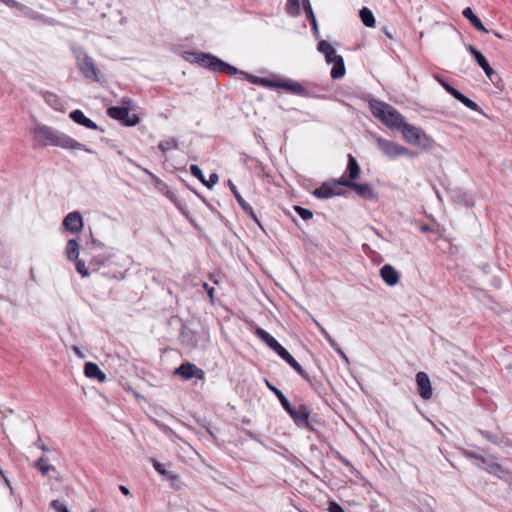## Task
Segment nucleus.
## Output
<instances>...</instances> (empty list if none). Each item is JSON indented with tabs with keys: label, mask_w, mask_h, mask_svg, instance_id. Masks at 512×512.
<instances>
[{
	"label": "nucleus",
	"mask_w": 512,
	"mask_h": 512,
	"mask_svg": "<svg viewBox=\"0 0 512 512\" xmlns=\"http://www.w3.org/2000/svg\"><path fill=\"white\" fill-rule=\"evenodd\" d=\"M182 57L185 61L191 64H197L200 67L215 73H226L229 75L240 74L245 76L251 83L258 84L269 89H282L292 95L314 97V93L311 89L293 79L277 76L273 78L257 77L238 70L236 67L210 53L185 51Z\"/></svg>",
	"instance_id": "f257e3e1"
},
{
	"label": "nucleus",
	"mask_w": 512,
	"mask_h": 512,
	"mask_svg": "<svg viewBox=\"0 0 512 512\" xmlns=\"http://www.w3.org/2000/svg\"><path fill=\"white\" fill-rule=\"evenodd\" d=\"M34 135H36L38 141L43 146L60 147L66 150L79 149L88 153L92 152L86 145L76 141L67 134L45 125L34 128Z\"/></svg>",
	"instance_id": "f03ea898"
},
{
	"label": "nucleus",
	"mask_w": 512,
	"mask_h": 512,
	"mask_svg": "<svg viewBox=\"0 0 512 512\" xmlns=\"http://www.w3.org/2000/svg\"><path fill=\"white\" fill-rule=\"evenodd\" d=\"M368 104L372 115L390 129L401 131L407 123L396 108L384 101L371 99Z\"/></svg>",
	"instance_id": "7ed1b4c3"
},
{
	"label": "nucleus",
	"mask_w": 512,
	"mask_h": 512,
	"mask_svg": "<svg viewBox=\"0 0 512 512\" xmlns=\"http://www.w3.org/2000/svg\"><path fill=\"white\" fill-rule=\"evenodd\" d=\"M285 411L297 427L305 428L311 432L317 430L315 425L318 424L319 421L316 417H311V411L307 405L301 404L296 408L290 404Z\"/></svg>",
	"instance_id": "20e7f679"
},
{
	"label": "nucleus",
	"mask_w": 512,
	"mask_h": 512,
	"mask_svg": "<svg viewBox=\"0 0 512 512\" xmlns=\"http://www.w3.org/2000/svg\"><path fill=\"white\" fill-rule=\"evenodd\" d=\"M73 54L77 61V66L83 76L91 81H99L98 70L96 68L95 62L90 57L83 47L81 46H72Z\"/></svg>",
	"instance_id": "39448f33"
},
{
	"label": "nucleus",
	"mask_w": 512,
	"mask_h": 512,
	"mask_svg": "<svg viewBox=\"0 0 512 512\" xmlns=\"http://www.w3.org/2000/svg\"><path fill=\"white\" fill-rule=\"evenodd\" d=\"M403 138L411 145L422 147L423 149H431L434 141L432 137L427 135L424 130L409 123H406L401 130Z\"/></svg>",
	"instance_id": "423d86ee"
},
{
	"label": "nucleus",
	"mask_w": 512,
	"mask_h": 512,
	"mask_svg": "<svg viewBox=\"0 0 512 512\" xmlns=\"http://www.w3.org/2000/svg\"><path fill=\"white\" fill-rule=\"evenodd\" d=\"M373 138L376 141L378 149L383 153V155L391 160L401 156H414V153L410 149L398 144L397 142L385 139L376 134L373 135Z\"/></svg>",
	"instance_id": "0eeeda50"
},
{
	"label": "nucleus",
	"mask_w": 512,
	"mask_h": 512,
	"mask_svg": "<svg viewBox=\"0 0 512 512\" xmlns=\"http://www.w3.org/2000/svg\"><path fill=\"white\" fill-rule=\"evenodd\" d=\"M336 183L343 185L344 187L350 188L356 192V194L364 200L377 201L378 195L369 183H356L355 181L344 180L339 178Z\"/></svg>",
	"instance_id": "6e6552de"
},
{
	"label": "nucleus",
	"mask_w": 512,
	"mask_h": 512,
	"mask_svg": "<svg viewBox=\"0 0 512 512\" xmlns=\"http://www.w3.org/2000/svg\"><path fill=\"white\" fill-rule=\"evenodd\" d=\"M58 460V455H41L34 461V468H36L42 476H48L51 479H58L59 472L52 462Z\"/></svg>",
	"instance_id": "1a4fd4ad"
},
{
	"label": "nucleus",
	"mask_w": 512,
	"mask_h": 512,
	"mask_svg": "<svg viewBox=\"0 0 512 512\" xmlns=\"http://www.w3.org/2000/svg\"><path fill=\"white\" fill-rule=\"evenodd\" d=\"M107 114L112 119L121 121L126 126H135L139 123L140 118L136 114H130L129 109L121 106H112L108 108Z\"/></svg>",
	"instance_id": "9d476101"
},
{
	"label": "nucleus",
	"mask_w": 512,
	"mask_h": 512,
	"mask_svg": "<svg viewBox=\"0 0 512 512\" xmlns=\"http://www.w3.org/2000/svg\"><path fill=\"white\" fill-rule=\"evenodd\" d=\"M174 375L179 376L181 379L187 381L192 378L204 379L205 373L201 368H198L191 362H183L179 367L174 370Z\"/></svg>",
	"instance_id": "9b49d317"
},
{
	"label": "nucleus",
	"mask_w": 512,
	"mask_h": 512,
	"mask_svg": "<svg viewBox=\"0 0 512 512\" xmlns=\"http://www.w3.org/2000/svg\"><path fill=\"white\" fill-rule=\"evenodd\" d=\"M255 335L261 339L269 348L277 353L279 357H284L287 354V350L266 330L261 327H256L254 331Z\"/></svg>",
	"instance_id": "f8f14e48"
},
{
	"label": "nucleus",
	"mask_w": 512,
	"mask_h": 512,
	"mask_svg": "<svg viewBox=\"0 0 512 512\" xmlns=\"http://www.w3.org/2000/svg\"><path fill=\"white\" fill-rule=\"evenodd\" d=\"M62 225L67 231L76 234L83 229V218L78 211H73L64 217Z\"/></svg>",
	"instance_id": "ddd939ff"
},
{
	"label": "nucleus",
	"mask_w": 512,
	"mask_h": 512,
	"mask_svg": "<svg viewBox=\"0 0 512 512\" xmlns=\"http://www.w3.org/2000/svg\"><path fill=\"white\" fill-rule=\"evenodd\" d=\"M417 391L423 400H429L432 397V386L429 376L425 372L416 374Z\"/></svg>",
	"instance_id": "4468645a"
},
{
	"label": "nucleus",
	"mask_w": 512,
	"mask_h": 512,
	"mask_svg": "<svg viewBox=\"0 0 512 512\" xmlns=\"http://www.w3.org/2000/svg\"><path fill=\"white\" fill-rule=\"evenodd\" d=\"M464 456L469 458V459L479 460L482 463L487 464L488 465L487 471L489 473L504 472V468H503L502 465H500L499 463H496L494 461H489L481 453H477V452L470 451V450H465L464 451Z\"/></svg>",
	"instance_id": "2eb2a0df"
},
{
	"label": "nucleus",
	"mask_w": 512,
	"mask_h": 512,
	"mask_svg": "<svg viewBox=\"0 0 512 512\" xmlns=\"http://www.w3.org/2000/svg\"><path fill=\"white\" fill-rule=\"evenodd\" d=\"M380 276L382 280L388 285V286H395L398 284L400 280V274L398 271L390 264H385L380 269Z\"/></svg>",
	"instance_id": "dca6fc26"
},
{
	"label": "nucleus",
	"mask_w": 512,
	"mask_h": 512,
	"mask_svg": "<svg viewBox=\"0 0 512 512\" xmlns=\"http://www.w3.org/2000/svg\"><path fill=\"white\" fill-rule=\"evenodd\" d=\"M69 118L78 125L84 126L85 128L91 130H99V126L85 116V114L80 109H75L70 112Z\"/></svg>",
	"instance_id": "f3484780"
},
{
	"label": "nucleus",
	"mask_w": 512,
	"mask_h": 512,
	"mask_svg": "<svg viewBox=\"0 0 512 512\" xmlns=\"http://www.w3.org/2000/svg\"><path fill=\"white\" fill-rule=\"evenodd\" d=\"M361 172V168L358 164L357 159L352 155L348 154V162L346 167L345 175L341 178H344V180H350L355 181L359 178Z\"/></svg>",
	"instance_id": "a211bd4d"
},
{
	"label": "nucleus",
	"mask_w": 512,
	"mask_h": 512,
	"mask_svg": "<svg viewBox=\"0 0 512 512\" xmlns=\"http://www.w3.org/2000/svg\"><path fill=\"white\" fill-rule=\"evenodd\" d=\"M84 373L86 377L97 379L100 382H104L106 380V374L99 368L96 363L93 362L85 363Z\"/></svg>",
	"instance_id": "6ab92c4d"
},
{
	"label": "nucleus",
	"mask_w": 512,
	"mask_h": 512,
	"mask_svg": "<svg viewBox=\"0 0 512 512\" xmlns=\"http://www.w3.org/2000/svg\"><path fill=\"white\" fill-rule=\"evenodd\" d=\"M463 16L469 20L470 24L478 31L484 32V33H490V30L486 29L483 25L482 21L479 19L478 16H476L473 12V10L470 7H467L463 10Z\"/></svg>",
	"instance_id": "aec40b11"
},
{
	"label": "nucleus",
	"mask_w": 512,
	"mask_h": 512,
	"mask_svg": "<svg viewBox=\"0 0 512 512\" xmlns=\"http://www.w3.org/2000/svg\"><path fill=\"white\" fill-rule=\"evenodd\" d=\"M44 101L55 111H64V104L61 99L52 92H42Z\"/></svg>",
	"instance_id": "412c9836"
},
{
	"label": "nucleus",
	"mask_w": 512,
	"mask_h": 512,
	"mask_svg": "<svg viewBox=\"0 0 512 512\" xmlns=\"http://www.w3.org/2000/svg\"><path fill=\"white\" fill-rule=\"evenodd\" d=\"M80 242L77 239H69L65 247V255L69 261H76L79 257Z\"/></svg>",
	"instance_id": "4be33fe9"
},
{
	"label": "nucleus",
	"mask_w": 512,
	"mask_h": 512,
	"mask_svg": "<svg viewBox=\"0 0 512 512\" xmlns=\"http://www.w3.org/2000/svg\"><path fill=\"white\" fill-rule=\"evenodd\" d=\"M302 4H303V9L306 14V17L312 26L313 33L316 37H318L319 36L318 24H317V20H316L315 14L313 12L310 0H302Z\"/></svg>",
	"instance_id": "5701e85b"
},
{
	"label": "nucleus",
	"mask_w": 512,
	"mask_h": 512,
	"mask_svg": "<svg viewBox=\"0 0 512 512\" xmlns=\"http://www.w3.org/2000/svg\"><path fill=\"white\" fill-rule=\"evenodd\" d=\"M332 188V181L324 182L320 187L313 191V195L318 199H330L336 194V192L332 191Z\"/></svg>",
	"instance_id": "b1692460"
},
{
	"label": "nucleus",
	"mask_w": 512,
	"mask_h": 512,
	"mask_svg": "<svg viewBox=\"0 0 512 512\" xmlns=\"http://www.w3.org/2000/svg\"><path fill=\"white\" fill-rule=\"evenodd\" d=\"M152 465H153L154 469L160 475H162L166 480L174 482V481L179 479V477H178V475L176 473H174L173 471L167 470L165 468L164 464H162L161 462L153 459L152 460Z\"/></svg>",
	"instance_id": "393cba45"
},
{
	"label": "nucleus",
	"mask_w": 512,
	"mask_h": 512,
	"mask_svg": "<svg viewBox=\"0 0 512 512\" xmlns=\"http://www.w3.org/2000/svg\"><path fill=\"white\" fill-rule=\"evenodd\" d=\"M346 73V68L344 64V59L342 58H336V61L333 63L332 69H331V78L332 79H340L344 77Z\"/></svg>",
	"instance_id": "a878e982"
},
{
	"label": "nucleus",
	"mask_w": 512,
	"mask_h": 512,
	"mask_svg": "<svg viewBox=\"0 0 512 512\" xmlns=\"http://www.w3.org/2000/svg\"><path fill=\"white\" fill-rule=\"evenodd\" d=\"M359 17L362 23L369 28H372L376 24L374 14L368 7H363L359 12Z\"/></svg>",
	"instance_id": "bb28decb"
},
{
	"label": "nucleus",
	"mask_w": 512,
	"mask_h": 512,
	"mask_svg": "<svg viewBox=\"0 0 512 512\" xmlns=\"http://www.w3.org/2000/svg\"><path fill=\"white\" fill-rule=\"evenodd\" d=\"M266 386L268 389L277 397L279 400L281 406L285 410L291 403L287 399V397L282 393L281 390H279L277 387H275L272 383H270L267 379L265 380Z\"/></svg>",
	"instance_id": "cd10ccee"
},
{
	"label": "nucleus",
	"mask_w": 512,
	"mask_h": 512,
	"mask_svg": "<svg viewBox=\"0 0 512 512\" xmlns=\"http://www.w3.org/2000/svg\"><path fill=\"white\" fill-rule=\"evenodd\" d=\"M454 98L461 102L463 105H465L467 108L471 109L472 111L481 112L480 106L476 102L465 96L460 91L456 94Z\"/></svg>",
	"instance_id": "c85d7f7f"
},
{
	"label": "nucleus",
	"mask_w": 512,
	"mask_h": 512,
	"mask_svg": "<svg viewBox=\"0 0 512 512\" xmlns=\"http://www.w3.org/2000/svg\"><path fill=\"white\" fill-rule=\"evenodd\" d=\"M178 140L176 138H168L165 140H162L158 144V148L162 153H166L169 150L177 149L178 148Z\"/></svg>",
	"instance_id": "c756f323"
},
{
	"label": "nucleus",
	"mask_w": 512,
	"mask_h": 512,
	"mask_svg": "<svg viewBox=\"0 0 512 512\" xmlns=\"http://www.w3.org/2000/svg\"><path fill=\"white\" fill-rule=\"evenodd\" d=\"M467 49L473 55L475 61L481 68H483L489 64V62L487 61L485 56L479 50H477L473 45H469L467 47Z\"/></svg>",
	"instance_id": "7c9ffc66"
},
{
	"label": "nucleus",
	"mask_w": 512,
	"mask_h": 512,
	"mask_svg": "<svg viewBox=\"0 0 512 512\" xmlns=\"http://www.w3.org/2000/svg\"><path fill=\"white\" fill-rule=\"evenodd\" d=\"M229 188H230L231 192L233 193L236 201L238 202V204L242 208V210H248L249 211L250 210V204L247 203L244 200V198L241 196V194L237 190V187L231 181H229Z\"/></svg>",
	"instance_id": "2f4dec72"
},
{
	"label": "nucleus",
	"mask_w": 512,
	"mask_h": 512,
	"mask_svg": "<svg viewBox=\"0 0 512 512\" xmlns=\"http://www.w3.org/2000/svg\"><path fill=\"white\" fill-rule=\"evenodd\" d=\"M286 12L293 17L299 16L301 14L299 0H287Z\"/></svg>",
	"instance_id": "473e14b6"
},
{
	"label": "nucleus",
	"mask_w": 512,
	"mask_h": 512,
	"mask_svg": "<svg viewBox=\"0 0 512 512\" xmlns=\"http://www.w3.org/2000/svg\"><path fill=\"white\" fill-rule=\"evenodd\" d=\"M35 446L43 452L42 455H59L58 450L54 446L44 444L41 439L35 443Z\"/></svg>",
	"instance_id": "72a5a7b5"
},
{
	"label": "nucleus",
	"mask_w": 512,
	"mask_h": 512,
	"mask_svg": "<svg viewBox=\"0 0 512 512\" xmlns=\"http://www.w3.org/2000/svg\"><path fill=\"white\" fill-rule=\"evenodd\" d=\"M485 72L486 76L489 78V80L498 87L497 83L500 81V77L498 74L493 70V68L488 64L487 66L482 68Z\"/></svg>",
	"instance_id": "f704fd0d"
},
{
	"label": "nucleus",
	"mask_w": 512,
	"mask_h": 512,
	"mask_svg": "<svg viewBox=\"0 0 512 512\" xmlns=\"http://www.w3.org/2000/svg\"><path fill=\"white\" fill-rule=\"evenodd\" d=\"M317 49L320 53L324 54V56L326 54H333L334 51V48L326 40H321L317 45Z\"/></svg>",
	"instance_id": "c9c22d12"
},
{
	"label": "nucleus",
	"mask_w": 512,
	"mask_h": 512,
	"mask_svg": "<svg viewBox=\"0 0 512 512\" xmlns=\"http://www.w3.org/2000/svg\"><path fill=\"white\" fill-rule=\"evenodd\" d=\"M294 210L303 220H309L313 217V212L307 208L296 205Z\"/></svg>",
	"instance_id": "e433bc0d"
},
{
	"label": "nucleus",
	"mask_w": 512,
	"mask_h": 512,
	"mask_svg": "<svg viewBox=\"0 0 512 512\" xmlns=\"http://www.w3.org/2000/svg\"><path fill=\"white\" fill-rule=\"evenodd\" d=\"M75 262V268L76 271L82 276V277H88L89 276V270L85 265V262L82 260L77 259Z\"/></svg>",
	"instance_id": "4c0bfd02"
},
{
	"label": "nucleus",
	"mask_w": 512,
	"mask_h": 512,
	"mask_svg": "<svg viewBox=\"0 0 512 512\" xmlns=\"http://www.w3.org/2000/svg\"><path fill=\"white\" fill-rule=\"evenodd\" d=\"M316 325L321 332V334L324 336L326 341L329 343L330 346H336V341L332 338V336L327 332V330L320 325V323L316 322Z\"/></svg>",
	"instance_id": "58836bf2"
},
{
	"label": "nucleus",
	"mask_w": 512,
	"mask_h": 512,
	"mask_svg": "<svg viewBox=\"0 0 512 512\" xmlns=\"http://www.w3.org/2000/svg\"><path fill=\"white\" fill-rule=\"evenodd\" d=\"M190 172L199 181H201L202 183L204 182V179H205L204 174H203L202 170L199 168L198 165H195V164L191 165L190 166Z\"/></svg>",
	"instance_id": "ea45409f"
},
{
	"label": "nucleus",
	"mask_w": 512,
	"mask_h": 512,
	"mask_svg": "<svg viewBox=\"0 0 512 512\" xmlns=\"http://www.w3.org/2000/svg\"><path fill=\"white\" fill-rule=\"evenodd\" d=\"M50 506L56 511V512H69L66 505L61 503L59 500H53L50 504Z\"/></svg>",
	"instance_id": "a19ab883"
},
{
	"label": "nucleus",
	"mask_w": 512,
	"mask_h": 512,
	"mask_svg": "<svg viewBox=\"0 0 512 512\" xmlns=\"http://www.w3.org/2000/svg\"><path fill=\"white\" fill-rule=\"evenodd\" d=\"M218 180H219V176H218V174H217V173H212V174H210V176H209V180L204 179L203 184H204L207 188L211 189V188H212V187H213V186L218 182Z\"/></svg>",
	"instance_id": "79ce46f5"
},
{
	"label": "nucleus",
	"mask_w": 512,
	"mask_h": 512,
	"mask_svg": "<svg viewBox=\"0 0 512 512\" xmlns=\"http://www.w3.org/2000/svg\"><path fill=\"white\" fill-rule=\"evenodd\" d=\"M439 83L453 97H455L456 94L459 92V90L455 89L453 86H451L448 82L444 80H439Z\"/></svg>",
	"instance_id": "37998d69"
},
{
	"label": "nucleus",
	"mask_w": 512,
	"mask_h": 512,
	"mask_svg": "<svg viewBox=\"0 0 512 512\" xmlns=\"http://www.w3.org/2000/svg\"><path fill=\"white\" fill-rule=\"evenodd\" d=\"M328 511L329 512H346L342 506L336 501H330L328 503Z\"/></svg>",
	"instance_id": "c03bdc74"
},
{
	"label": "nucleus",
	"mask_w": 512,
	"mask_h": 512,
	"mask_svg": "<svg viewBox=\"0 0 512 512\" xmlns=\"http://www.w3.org/2000/svg\"><path fill=\"white\" fill-rule=\"evenodd\" d=\"M334 456L337 460H339L346 467H352V463L345 456H343L340 452L335 451Z\"/></svg>",
	"instance_id": "a18cd8bd"
},
{
	"label": "nucleus",
	"mask_w": 512,
	"mask_h": 512,
	"mask_svg": "<svg viewBox=\"0 0 512 512\" xmlns=\"http://www.w3.org/2000/svg\"><path fill=\"white\" fill-rule=\"evenodd\" d=\"M337 180L338 179L332 180V185H333L332 191L336 192L335 196H343V195H345V191L340 188V186H342L341 184L336 183Z\"/></svg>",
	"instance_id": "49530a36"
},
{
	"label": "nucleus",
	"mask_w": 512,
	"mask_h": 512,
	"mask_svg": "<svg viewBox=\"0 0 512 512\" xmlns=\"http://www.w3.org/2000/svg\"><path fill=\"white\" fill-rule=\"evenodd\" d=\"M243 211H244V212H245V214H247V215H248V216H249V217H250V218H251V219H252V220H253V221H254V222L259 226V227H261V228H262L261 223H260V221H259V219H258L257 215L255 214V212H254V210H253V208H252V206H251V205H250V210H249V211H248V210H243Z\"/></svg>",
	"instance_id": "de8ad7c7"
},
{
	"label": "nucleus",
	"mask_w": 512,
	"mask_h": 512,
	"mask_svg": "<svg viewBox=\"0 0 512 512\" xmlns=\"http://www.w3.org/2000/svg\"><path fill=\"white\" fill-rule=\"evenodd\" d=\"M243 211H244V212H245V214H247V215H248V216H249V217H250V218H251V219H252V220H253V221H254V222L259 226V227H261V228H262L261 223H260V221H259V219H258L257 215L255 214V212H254V210H253V208H252V206H251V205H250V210H249V211H248V210H243Z\"/></svg>",
	"instance_id": "09e8293b"
},
{
	"label": "nucleus",
	"mask_w": 512,
	"mask_h": 512,
	"mask_svg": "<svg viewBox=\"0 0 512 512\" xmlns=\"http://www.w3.org/2000/svg\"><path fill=\"white\" fill-rule=\"evenodd\" d=\"M282 359L284 361H286L293 369L299 365V363L291 356V354L289 352H287V354H285L284 357H282Z\"/></svg>",
	"instance_id": "8fccbe9b"
},
{
	"label": "nucleus",
	"mask_w": 512,
	"mask_h": 512,
	"mask_svg": "<svg viewBox=\"0 0 512 512\" xmlns=\"http://www.w3.org/2000/svg\"><path fill=\"white\" fill-rule=\"evenodd\" d=\"M294 370L307 382H311L309 375L305 372V370L302 368V366L299 364L297 365Z\"/></svg>",
	"instance_id": "3c124183"
},
{
	"label": "nucleus",
	"mask_w": 512,
	"mask_h": 512,
	"mask_svg": "<svg viewBox=\"0 0 512 512\" xmlns=\"http://www.w3.org/2000/svg\"><path fill=\"white\" fill-rule=\"evenodd\" d=\"M203 288L206 290V292L209 296L210 302L213 304L214 303V287L209 286L207 283H203Z\"/></svg>",
	"instance_id": "603ef678"
},
{
	"label": "nucleus",
	"mask_w": 512,
	"mask_h": 512,
	"mask_svg": "<svg viewBox=\"0 0 512 512\" xmlns=\"http://www.w3.org/2000/svg\"><path fill=\"white\" fill-rule=\"evenodd\" d=\"M336 58H342V56L338 55L335 50L333 51V54L325 55V60L328 64H333L336 61Z\"/></svg>",
	"instance_id": "864d4df0"
},
{
	"label": "nucleus",
	"mask_w": 512,
	"mask_h": 512,
	"mask_svg": "<svg viewBox=\"0 0 512 512\" xmlns=\"http://www.w3.org/2000/svg\"><path fill=\"white\" fill-rule=\"evenodd\" d=\"M334 351L346 362H349L347 355L344 353V351L340 348L338 343L336 342V346H331Z\"/></svg>",
	"instance_id": "5fc2aeb1"
},
{
	"label": "nucleus",
	"mask_w": 512,
	"mask_h": 512,
	"mask_svg": "<svg viewBox=\"0 0 512 512\" xmlns=\"http://www.w3.org/2000/svg\"><path fill=\"white\" fill-rule=\"evenodd\" d=\"M89 235L91 238L92 245L97 246L99 248H104V244L101 241H99L98 239L94 238L91 228H89Z\"/></svg>",
	"instance_id": "6e6d98bb"
},
{
	"label": "nucleus",
	"mask_w": 512,
	"mask_h": 512,
	"mask_svg": "<svg viewBox=\"0 0 512 512\" xmlns=\"http://www.w3.org/2000/svg\"><path fill=\"white\" fill-rule=\"evenodd\" d=\"M483 436L485 438H487L490 442L494 443V444H498V436L493 434V433H490V432H484L483 433Z\"/></svg>",
	"instance_id": "4d7b16f0"
},
{
	"label": "nucleus",
	"mask_w": 512,
	"mask_h": 512,
	"mask_svg": "<svg viewBox=\"0 0 512 512\" xmlns=\"http://www.w3.org/2000/svg\"><path fill=\"white\" fill-rule=\"evenodd\" d=\"M0 480H2L11 489L10 481L5 476V474H4V472H3V470L1 468H0Z\"/></svg>",
	"instance_id": "13d9d810"
},
{
	"label": "nucleus",
	"mask_w": 512,
	"mask_h": 512,
	"mask_svg": "<svg viewBox=\"0 0 512 512\" xmlns=\"http://www.w3.org/2000/svg\"><path fill=\"white\" fill-rule=\"evenodd\" d=\"M381 31H382V33H383L387 38H389V39H393V34H392L391 30H390L388 27H386V26H385V27H383V28L381 29Z\"/></svg>",
	"instance_id": "bf43d9fd"
},
{
	"label": "nucleus",
	"mask_w": 512,
	"mask_h": 512,
	"mask_svg": "<svg viewBox=\"0 0 512 512\" xmlns=\"http://www.w3.org/2000/svg\"><path fill=\"white\" fill-rule=\"evenodd\" d=\"M105 262V259H100V258H97V257H94L91 261H90V264H94L95 266H99V265H102L104 264Z\"/></svg>",
	"instance_id": "052dcab7"
},
{
	"label": "nucleus",
	"mask_w": 512,
	"mask_h": 512,
	"mask_svg": "<svg viewBox=\"0 0 512 512\" xmlns=\"http://www.w3.org/2000/svg\"><path fill=\"white\" fill-rule=\"evenodd\" d=\"M0 2L6 4L8 7H15L17 5L15 0H0Z\"/></svg>",
	"instance_id": "680f3d73"
},
{
	"label": "nucleus",
	"mask_w": 512,
	"mask_h": 512,
	"mask_svg": "<svg viewBox=\"0 0 512 512\" xmlns=\"http://www.w3.org/2000/svg\"><path fill=\"white\" fill-rule=\"evenodd\" d=\"M119 490L126 496L130 495V490L124 485H120Z\"/></svg>",
	"instance_id": "e2e57ef3"
},
{
	"label": "nucleus",
	"mask_w": 512,
	"mask_h": 512,
	"mask_svg": "<svg viewBox=\"0 0 512 512\" xmlns=\"http://www.w3.org/2000/svg\"><path fill=\"white\" fill-rule=\"evenodd\" d=\"M166 196H167V198H168V199H170L172 202L176 203L177 198H176V196H175V194H174L173 192L168 191V192L166 193Z\"/></svg>",
	"instance_id": "0e129e2a"
},
{
	"label": "nucleus",
	"mask_w": 512,
	"mask_h": 512,
	"mask_svg": "<svg viewBox=\"0 0 512 512\" xmlns=\"http://www.w3.org/2000/svg\"><path fill=\"white\" fill-rule=\"evenodd\" d=\"M490 32H492L496 37H498V38H500V39H502V38H503V36H502L499 32H497V31H495V30H491Z\"/></svg>",
	"instance_id": "69168bd1"
},
{
	"label": "nucleus",
	"mask_w": 512,
	"mask_h": 512,
	"mask_svg": "<svg viewBox=\"0 0 512 512\" xmlns=\"http://www.w3.org/2000/svg\"><path fill=\"white\" fill-rule=\"evenodd\" d=\"M422 231H428V227L427 226H423L422 227Z\"/></svg>",
	"instance_id": "338daca9"
},
{
	"label": "nucleus",
	"mask_w": 512,
	"mask_h": 512,
	"mask_svg": "<svg viewBox=\"0 0 512 512\" xmlns=\"http://www.w3.org/2000/svg\"><path fill=\"white\" fill-rule=\"evenodd\" d=\"M91 512H96L95 510L91 511Z\"/></svg>",
	"instance_id": "774afa93"
}]
</instances>
